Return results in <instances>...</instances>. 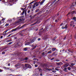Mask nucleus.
Masks as SVG:
<instances>
[{
	"label": "nucleus",
	"mask_w": 76,
	"mask_h": 76,
	"mask_svg": "<svg viewBox=\"0 0 76 76\" xmlns=\"http://www.w3.org/2000/svg\"><path fill=\"white\" fill-rule=\"evenodd\" d=\"M25 25H23L20 27V26H18V27L10 31L11 32H15V31H18L19 29H22L23 28H24L25 27Z\"/></svg>",
	"instance_id": "obj_1"
},
{
	"label": "nucleus",
	"mask_w": 76,
	"mask_h": 76,
	"mask_svg": "<svg viewBox=\"0 0 76 76\" xmlns=\"http://www.w3.org/2000/svg\"><path fill=\"white\" fill-rule=\"evenodd\" d=\"M15 67H16V68L18 69V68H20V67H23V65H21V64L18 63L15 64Z\"/></svg>",
	"instance_id": "obj_2"
},
{
	"label": "nucleus",
	"mask_w": 76,
	"mask_h": 76,
	"mask_svg": "<svg viewBox=\"0 0 76 76\" xmlns=\"http://www.w3.org/2000/svg\"><path fill=\"white\" fill-rule=\"evenodd\" d=\"M52 55L54 56H57V52H55L53 53Z\"/></svg>",
	"instance_id": "obj_3"
},
{
	"label": "nucleus",
	"mask_w": 76,
	"mask_h": 76,
	"mask_svg": "<svg viewBox=\"0 0 76 76\" xmlns=\"http://www.w3.org/2000/svg\"><path fill=\"white\" fill-rule=\"evenodd\" d=\"M62 18V16L60 15L57 18L58 20H60Z\"/></svg>",
	"instance_id": "obj_4"
},
{
	"label": "nucleus",
	"mask_w": 76,
	"mask_h": 76,
	"mask_svg": "<svg viewBox=\"0 0 76 76\" xmlns=\"http://www.w3.org/2000/svg\"><path fill=\"white\" fill-rule=\"evenodd\" d=\"M45 0H42L41 2H40V3L39 4H40L41 6L42 5V4H43V3H44V2L45 1Z\"/></svg>",
	"instance_id": "obj_5"
},
{
	"label": "nucleus",
	"mask_w": 76,
	"mask_h": 76,
	"mask_svg": "<svg viewBox=\"0 0 76 76\" xmlns=\"http://www.w3.org/2000/svg\"><path fill=\"white\" fill-rule=\"evenodd\" d=\"M44 39H48V35H46L44 37Z\"/></svg>",
	"instance_id": "obj_6"
},
{
	"label": "nucleus",
	"mask_w": 76,
	"mask_h": 76,
	"mask_svg": "<svg viewBox=\"0 0 76 76\" xmlns=\"http://www.w3.org/2000/svg\"><path fill=\"white\" fill-rule=\"evenodd\" d=\"M30 43H33V42H34L35 41V40H34V39H33L32 40V39H30Z\"/></svg>",
	"instance_id": "obj_7"
},
{
	"label": "nucleus",
	"mask_w": 76,
	"mask_h": 76,
	"mask_svg": "<svg viewBox=\"0 0 76 76\" xmlns=\"http://www.w3.org/2000/svg\"><path fill=\"white\" fill-rule=\"evenodd\" d=\"M56 50V48H53L52 49V51L53 52H54V51H55Z\"/></svg>",
	"instance_id": "obj_8"
},
{
	"label": "nucleus",
	"mask_w": 76,
	"mask_h": 76,
	"mask_svg": "<svg viewBox=\"0 0 76 76\" xmlns=\"http://www.w3.org/2000/svg\"><path fill=\"white\" fill-rule=\"evenodd\" d=\"M72 50H72L71 49H68V51H69V52L70 53H71L72 54V53H73V51Z\"/></svg>",
	"instance_id": "obj_9"
},
{
	"label": "nucleus",
	"mask_w": 76,
	"mask_h": 76,
	"mask_svg": "<svg viewBox=\"0 0 76 76\" xmlns=\"http://www.w3.org/2000/svg\"><path fill=\"white\" fill-rule=\"evenodd\" d=\"M19 22H22V21H24V19L22 18V19H19Z\"/></svg>",
	"instance_id": "obj_10"
},
{
	"label": "nucleus",
	"mask_w": 76,
	"mask_h": 76,
	"mask_svg": "<svg viewBox=\"0 0 76 76\" xmlns=\"http://www.w3.org/2000/svg\"><path fill=\"white\" fill-rule=\"evenodd\" d=\"M28 65H29V64H25V66L26 67H27V68H28Z\"/></svg>",
	"instance_id": "obj_11"
},
{
	"label": "nucleus",
	"mask_w": 76,
	"mask_h": 76,
	"mask_svg": "<svg viewBox=\"0 0 76 76\" xmlns=\"http://www.w3.org/2000/svg\"><path fill=\"white\" fill-rule=\"evenodd\" d=\"M23 51H25L28 50V48L26 47V48H23Z\"/></svg>",
	"instance_id": "obj_12"
},
{
	"label": "nucleus",
	"mask_w": 76,
	"mask_h": 76,
	"mask_svg": "<svg viewBox=\"0 0 76 76\" xmlns=\"http://www.w3.org/2000/svg\"><path fill=\"white\" fill-rule=\"evenodd\" d=\"M48 28H47V27H45V28L43 30L44 31H48Z\"/></svg>",
	"instance_id": "obj_13"
},
{
	"label": "nucleus",
	"mask_w": 76,
	"mask_h": 76,
	"mask_svg": "<svg viewBox=\"0 0 76 76\" xmlns=\"http://www.w3.org/2000/svg\"><path fill=\"white\" fill-rule=\"evenodd\" d=\"M36 6L35 5V4L34 3V4L33 5V9H35V8L36 7Z\"/></svg>",
	"instance_id": "obj_14"
},
{
	"label": "nucleus",
	"mask_w": 76,
	"mask_h": 76,
	"mask_svg": "<svg viewBox=\"0 0 76 76\" xmlns=\"http://www.w3.org/2000/svg\"><path fill=\"white\" fill-rule=\"evenodd\" d=\"M39 70L40 73H42V69H41V68H39Z\"/></svg>",
	"instance_id": "obj_15"
},
{
	"label": "nucleus",
	"mask_w": 76,
	"mask_h": 76,
	"mask_svg": "<svg viewBox=\"0 0 76 76\" xmlns=\"http://www.w3.org/2000/svg\"><path fill=\"white\" fill-rule=\"evenodd\" d=\"M25 16L26 17V18H28V17H29V15H26V12H25Z\"/></svg>",
	"instance_id": "obj_16"
},
{
	"label": "nucleus",
	"mask_w": 76,
	"mask_h": 76,
	"mask_svg": "<svg viewBox=\"0 0 76 76\" xmlns=\"http://www.w3.org/2000/svg\"><path fill=\"white\" fill-rule=\"evenodd\" d=\"M45 69L46 70H48V71H50L51 70V69L50 68H45Z\"/></svg>",
	"instance_id": "obj_17"
},
{
	"label": "nucleus",
	"mask_w": 76,
	"mask_h": 76,
	"mask_svg": "<svg viewBox=\"0 0 76 76\" xmlns=\"http://www.w3.org/2000/svg\"><path fill=\"white\" fill-rule=\"evenodd\" d=\"M32 68V66H31L30 65V64H28V68H29V69H31Z\"/></svg>",
	"instance_id": "obj_18"
},
{
	"label": "nucleus",
	"mask_w": 76,
	"mask_h": 76,
	"mask_svg": "<svg viewBox=\"0 0 76 76\" xmlns=\"http://www.w3.org/2000/svg\"><path fill=\"white\" fill-rule=\"evenodd\" d=\"M13 42V41L10 42H9V43H8L7 44V45H10L12 44V43Z\"/></svg>",
	"instance_id": "obj_19"
},
{
	"label": "nucleus",
	"mask_w": 76,
	"mask_h": 76,
	"mask_svg": "<svg viewBox=\"0 0 76 76\" xmlns=\"http://www.w3.org/2000/svg\"><path fill=\"white\" fill-rule=\"evenodd\" d=\"M15 46H16V47H19V46H20V45L19 44V43H17L16 44V45H15Z\"/></svg>",
	"instance_id": "obj_20"
},
{
	"label": "nucleus",
	"mask_w": 76,
	"mask_h": 76,
	"mask_svg": "<svg viewBox=\"0 0 76 76\" xmlns=\"http://www.w3.org/2000/svg\"><path fill=\"white\" fill-rule=\"evenodd\" d=\"M51 53H52V51H51V50H50V51H48L47 54H51Z\"/></svg>",
	"instance_id": "obj_21"
},
{
	"label": "nucleus",
	"mask_w": 76,
	"mask_h": 76,
	"mask_svg": "<svg viewBox=\"0 0 76 76\" xmlns=\"http://www.w3.org/2000/svg\"><path fill=\"white\" fill-rule=\"evenodd\" d=\"M43 66H45V67H47V64H43Z\"/></svg>",
	"instance_id": "obj_22"
},
{
	"label": "nucleus",
	"mask_w": 76,
	"mask_h": 76,
	"mask_svg": "<svg viewBox=\"0 0 76 76\" xmlns=\"http://www.w3.org/2000/svg\"><path fill=\"white\" fill-rule=\"evenodd\" d=\"M30 44V42H27L25 44V45H29Z\"/></svg>",
	"instance_id": "obj_23"
},
{
	"label": "nucleus",
	"mask_w": 76,
	"mask_h": 76,
	"mask_svg": "<svg viewBox=\"0 0 76 76\" xmlns=\"http://www.w3.org/2000/svg\"><path fill=\"white\" fill-rule=\"evenodd\" d=\"M12 34H13V33L9 34L8 36H7L6 37V38H8V37H10V36H11V35H12Z\"/></svg>",
	"instance_id": "obj_24"
},
{
	"label": "nucleus",
	"mask_w": 76,
	"mask_h": 76,
	"mask_svg": "<svg viewBox=\"0 0 76 76\" xmlns=\"http://www.w3.org/2000/svg\"><path fill=\"white\" fill-rule=\"evenodd\" d=\"M57 38L56 36L53 39V41H55V40Z\"/></svg>",
	"instance_id": "obj_25"
},
{
	"label": "nucleus",
	"mask_w": 76,
	"mask_h": 76,
	"mask_svg": "<svg viewBox=\"0 0 76 76\" xmlns=\"http://www.w3.org/2000/svg\"><path fill=\"white\" fill-rule=\"evenodd\" d=\"M69 65H68L67 64H65L64 65V67H68Z\"/></svg>",
	"instance_id": "obj_26"
},
{
	"label": "nucleus",
	"mask_w": 76,
	"mask_h": 76,
	"mask_svg": "<svg viewBox=\"0 0 76 76\" xmlns=\"http://www.w3.org/2000/svg\"><path fill=\"white\" fill-rule=\"evenodd\" d=\"M56 70H57V71H58L60 70V69H58V67H56L55 68Z\"/></svg>",
	"instance_id": "obj_27"
},
{
	"label": "nucleus",
	"mask_w": 76,
	"mask_h": 76,
	"mask_svg": "<svg viewBox=\"0 0 76 76\" xmlns=\"http://www.w3.org/2000/svg\"><path fill=\"white\" fill-rule=\"evenodd\" d=\"M74 6H75V5H74V4H72L70 6V7H71L70 8H72V7H73Z\"/></svg>",
	"instance_id": "obj_28"
},
{
	"label": "nucleus",
	"mask_w": 76,
	"mask_h": 76,
	"mask_svg": "<svg viewBox=\"0 0 76 76\" xmlns=\"http://www.w3.org/2000/svg\"><path fill=\"white\" fill-rule=\"evenodd\" d=\"M8 25H9V23H6L5 25V26H6V27L7 26H8Z\"/></svg>",
	"instance_id": "obj_29"
},
{
	"label": "nucleus",
	"mask_w": 76,
	"mask_h": 76,
	"mask_svg": "<svg viewBox=\"0 0 76 76\" xmlns=\"http://www.w3.org/2000/svg\"><path fill=\"white\" fill-rule=\"evenodd\" d=\"M64 29H67V25L66 24L65 26L64 27Z\"/></svg>",
	"instance_id": "obj_30"
},
{
	"label": "nucleus",
	"mask_w": 76,
	"mask_h": 76,
	"mask_svg": "<svg viewBox=\"0 0 76 76\" xmlns=\"http://www.w3.org/2000/svg\"><path fill=\"white\" fill-rule=\"evenodd\" d=\"M34 4H40V1L38 2H36L35 3H34Z\"/></svg>",
	"instance_id": "obj_31"
},
{
	"label": "nucleus",
	"mask_w": 76,
	"mask_h": 76,
	"mask_svg": "<svg viewBox=\"0 0 76 76\" xmlns=\"http://www.w3.org/2000/svg\"><path fill=\"white\" fill-rule=\"evenodd\" d=\"M57 65H58V66H60V62H58L56 64Z\"/></svg>",
	"instance_id": "obj_32"
},
{
	"label": "nucleus",
	"mask_w": 76,
	"mask_h": 76,
	"mask_svg": "<svg viewBox=\"0 0 76 76\" xmlns=\"http://www.w3.org/2000/svg\"><path fill=\"white\" fill-rule=\"evenodd\" d=\"M41 11H40L39 12L37 13V15H40L41 14Z\"/></svg>",
	"instance_id": "obj_33"
},
{
	"label": "nucleus",
	"mask_w": 76,
	"mask_h": 76,
	"mask_svg": "<svg viewBox=\"0 0 76 76\" xmlns=\"http://www.w3.org/2000/svg\"><path fill=\"white\" fill-rule=\"evenodd\" d=\"M59 63H60V66H61V65H63V63L61 62H60Z\"/></svg>",
	"instance_id": "obj_34"
},
{
	"label": "nucleus",
	"mask_w": 76,
	"mask_h": 76,
	"mask_svg": "<svg viewBox=\"0 0 76 76\" xmlns=\"http://www.w3.org/2000/svg\"><path fill=\"white\" fill-rule=\"evenodd\" d=\"M7 42H10L11 41V40H8L6 41Z\"/></svg>",
	"instance_id": "obj_35"
},
{
	"label": "nucleus",
	"mask_w": 76,
	"mask_h": 76,
	"mask_svg": "<svg viewBox=\"0 0 76 76\" xmlns=\"http://www.w3.org/2000/svg\"><path fill=\"white\" fill-rule=\"evenodd\" d=\"M57 0H54V1H53L51 3L52 4H53V3H54L55 2V1H56Z\"/></svg>",
	"instance_id": "obj_36"
},
{
	"label": "nucleus",
	"mask_w": 76,
	"mask_h": 76,
	"mask_svg": "<svg viewBox=\"0 0 76 76\" xmlns=\"http://www.w3.org/2000/svg\"><path fill=\"white\" fill-rule=\"evenodd\" d=\"M39 9H37V10H36L35 12H38V11H39Z\"/></svg>",
	"instance_id": "obj_37"
},
{
	"label": "nucleus",
	"mask_w": 76,
	"mask_h": 76,
	"mask_svg": "<svg viewBox=\"0 0 76 76\" xmlns=\"http://www.w3.org/2000/svg\"><path fill=\"white\" fill-rule=\"evenodd\" d=\"M24 13H25V11H23L22 12V13H21V15H23V14H24Z\"/></svg>",
	"instance_id": "obj_38"
},
{
	"label": "nucleus",
	"mask_w": 76,
	"mask_h": 76,
	"mask_svg": "<svg viewBox=\"0 0 76 76\" xmlns=\"http://www.w3.org/2000/svg\"><path fill=\"white\" fill-rule=\"evenodd\" d=\"M64 71L65 72H66V70H67V68H65L64 69Z\"/></svg>",
	"instance_id": "obj_39"
},
{
	"label": "nucleus",
	"mask_w": 76,
	"mask_h": 76,
	"mask_svg": "<svg viewBox=\"0 0 76 76\" xmlns=\"http://www.w3.org/2000/svg\"><path fill=\"white\" fill-rule=\"evenodd\" d=\"M2 35H4V36H5L6 35V33H5L2 34Z\"/></svg>",
	"instance_id": "obj_40"
},
{
	"label": "nucleus",
	"mask_w": 76,
	"mask_h": 76,
	"mask_svg": "<svg viewBox=\"0 0 76 76\" xmlns=\"http://www.w3.org/2000/svg\"><path fill=\"white\" fill-rule=\"evenodd\" d=\"M68 70H71V68L70 67H68Z\"/></svg>",
	"instance_id": "obj_41"
},
{
	"label": "nucleus",
	"mask_w": 76,
	"mask_h": 76,
	"mask_svg": "<svg viewBox=\"0 0 76 76\" xmlns=\"http://www.w3.org/2000/svg\"><path fill=\"white\" fill-rule=\"evenodd\" d=\"M75 64H73V63H71V66H74V65H75Z\"/></svg>",
	"instance_id": "obj_42"
},
{
	"label": "nucleus",
	"mask_w": 76,
	"mask_h": 76,
	"mask_svg": "<svg viewBox=\"0 0 76 76\" xmlns=\"http://www.w3.org/2000/svg\"><path fill=\"white\" fill-rule=\"evenodd\" d=\"M28 59V57H26L25 58L24 60H27Z\"/></svg>",
	"instance_id": "obj_43"
},
{
	"label": "nucleus",
	"mask_w": 76,
	"mask_h": 76,
	"mask_svg": "<svg viewBox=\"0 0 76 76\" xmlns=\"http://www.w3.org/2000/svg\"><path fill=\"white\" fill-rule=\"evenodd\" d=\"M39 4H35V5L37 7H38V5H39Z\"/></svg>",
	"instance_id": "obj_44"
},
{
	"label": "nucleus",
	"mask_w": 76,
	"mask_h": 76,
	"mask_svg": "<svg viewBox=\"0 0 76 76\" xmlns=\"http://www.w3.org/2000/svg\"><path fill=\"white\" fill-rule=\"evenodd\" d=\"M37 47V46H34L33 48V49H35V48Z\"/></svg>",
	"instance_id": "obj_45"
},
{
	"label": "nucleus",
	"mask_w": 76,
	"mask_h": 76,
	"mask_svg": "<svg viewBox=\"0 0 76 76\" xmlns=\"http://www.w3.org/2000/svg\"><path fill=\"white\" fill-rule=\"evenodd\" d=\"M56 16H59V13H58L56 14Z\"/></svg>",
	"instance_id": "obj_46"
},
{
	"label": "nucleus",
	"mask_w": 76,
	"mask_h": 76,
	"mask_svg": "<svg viewBox=\"0 0 76 76\" xmlns=\"http://www.w3.org/2000/svg\"><path fill=\"white\" fill-rule=\"evenodd\" d=\"M56 61L58 62V61H60V60L59 59H57L56 60Z\"/></svg>",
	"instance_id": "obj_47"
},
{
	"label": "nucleus",
	"mask_w": 76,
	"mask_h": 76,
	"mask_svg": "<svg viewBox=\"0 0 76 76\" xmlns=\"http://www.w3.org/2000/svg\"><path fill=\"white\" fill-rule=\"evenodd\" d=\"M58 21H59V20H57H57H55V22H58Z\"/></svg>",
	"instance_id": "obj_48"
},
{
	"label": "nucleus",
	"mask_w": 76,
	"mask_h": 76,
	"mask_svg": "<svg viewBox=\"0 0 76 76\" xmlns=\"http://www.w3.org/2000/svg\"><path fill=\"white\" fill-rule=\"evenodd\" d=\"M72 13L73 14H74V13H75V11H73L72 12Z\"/></svg>",
	"instance_id": "obj_49"
},
{
	"label": "nucleus",
	"mask_w": 76,
	"mask_h": 76,
	"mask_svg": "<svg viewBox=\"0 0 76 76\" xmlns=\"http://www.w3.org/2000/svg\"><path fill=\"white\" fill-rule=\"evenodd\" d=\"M2 54H5V52H2Z\"/></svg>",
	"instance_id": "obj_50"
},
{
	"label": "nucleus",
	"mask_w": 76,
	"mask_h": 76,
	"mask_svg": "<svg viewBox=\"0 0 76 76\" xmlns=\"http://www.w3.org/2000/svg\"><path fill=\"white\" fill-rule=\"evenodd\" d=\"M76 17H74L73 18V20H75Z\"/></svg>",
	"instance_id": "obj_51"
},
{
	"label": "nucleus",
	"mask_w": 76,
	"mask_h": 76,
	"mask_svg": "<svg viewBox=\"0 0 76 76\" xmlns=\"http://www.w3.org/2000/svg\"><path fill=\"white\" fill-rule=\"evenodd\" d=\"M30 12H31V11H30V10H28L27 12L28 13H30Z\"/></svg>",
	"instance_id": "obj_52"
},
{
	"label": "nucleus",
	"mask_w": 76,
	"mask_h": 76,
	"mask_svg": "<svg viewBox=\"0 0 76 76\" xmlns=\"http://www.w3.org/2000/svg\"><path fill=\"white\" fill-rule=\"evenodd\" d=\"M4 69H9L8 68H7L6 67H4Z\"/></svg>",
	"instance_id": "obj_53"
},
{
	"label": "nucleus",
	"mask_w": 76,
	"mask_h": 76,
	"mask_svg": "<svg viewBox=\"0 0 76 76\" xmlns=\"http://www.w3.org/2000/svg\"><path fill=\"white\" fill-rule=\"evenodd\" d=\"M38 41H40L41 40V38H39L37 39Z\"/></svg>",
	"instance_id": "obj_54"
},
{
	"label": "nucleus",
	"mask_w": 76,
	"mask_h": 76,
	"mask_svg": "<svg viewBox=\"0 0 76 76\" xmlns=\"http://www.w3.org/2000/svg\"><path fill=\"white\" fill-rule=\"evenodd\" d=\"M8 31H9V30H7L5 31V33H6Z\"/></svg>",
	"instance_id": "obj_55"
},
{
	"label": "nucleus",
	"mask_w": 76,
	"mask_h": 76,
	"mask_svg": "<svg viewBox=\"0 0 76 76\" xmlns=\"http://www.w3.org/2000/svg\"><path fill=\"white\" fill-rule=\"evenodd\" d=\"M3 36H0V39H2L3 38Z\"/></svg>",
	"instance_id": "obj_56"
},
{
	"label": "nucleus",
	"mask_w": 76,
	"mask_h": 76,
	"mask_svg": "<svg viewBox=\"0 0 76 76\" xmlns=\"http://www.w3.org/2000/svg\"><path fill=\"white\" fill-rule=\"evenodd\" d=\"M12 0V1H14V2H16V0Z\"/></svg>",
	"instance_id": "obj_57"
},
{
	"label": "nucleus",
	"mask_w": 76,
	"mask_h": 76,
	"mask_svg": "<svg viewBox=\"0 0 76 76\" xmlns=\"http://www.w3.org/2000/svg\"><path fill=\"white\" fill-rule=\"evenodd\" d=\"M63 23H61L60 25V26H62V25H63Z\"/></svg>",
	"instance_id": "obj_58"
},
{
	"label": "nucleus",
	"mask_w": 76,
	"mask_h": 76,
	"mask_svg": "<svg viewBox=\"0 0 76 76\" xmlns=\"http://www.w3.org/2000/svg\"><path fill=\"white\" fill-rule=\"evenodd\" d=\"M35 67H38V65L37 64H36L35 65Z\"/></svg>",
	"instance_id": "obj_59"
},
{
	"label": "nucleus",
	"mask_w": 76,
	"mask_h": 76,
	"mask_svg": "<svg viewBox=\"0 0 76 76\" xmlns=\"http://www.w3.org/2000/svg\"><path fill=\"white\" fill-rule=\"evenodd\" d=\"M44 53H44V52H43L42 53V56H44Z\"/></svg>",
	"instance_id": "obj_60"
},
{
	"label": "nucleus",
	"mask_w": 76,
	"mask_h": 76,
	"mask_svg": "<svg viewBox=\"0 0 76 76\" xmlns=\"http://www.w3.org/2000/svg\"><path fill=\"white\" fill-rule=\"evenodd\" d=\"M37 1V0H35L34 1H33V2L34 3L36 2Z\"/></svg>",
	"instance_id": "obj_61"
},
{
	"label": "nucleus",
	"mask_w": 76,
	"mask_h": 76,
	"mask_svg": "<svg viewBox=\"0 0 76 76\" xmlns=\"http://www.w3.org/2000/svg\"><path fill=\"white\" fill-rule=\"evenodd\" d=\"M54 58H52V59H50V60L51 61H52V60H54Z\"/></svg>",
	"instance_id": "obj_62"
},
{
	"label": "nucleus",
	"mask_w": 76,
	"mask_h": 76,
	"mask_svg": "<svg viewBox=\"0 0 76 76\" xmlns=\"http://www.w3.org/2000/svg\"><path fill=\"white\" fill-rule=\"evenodd\" d=\"M14 39H17V37H14Z\"/></svg>",
	"instance_id": "obj_63"
},
{
	"label": "nucleus",
	"mask_w": 76,
	"mask_h": 76,
	"mask_svg": "<svg viewBox=\"0 0 76 76\" xmlns=\"http://www.w3.org/2000/svg\"><path fill=\"white\" fill-rule=\"evenodd\" d=\"M32 15H31L29 17H30V18H32Z\"/></svg>",
	"instance_id": "obj_64"
}]
</instances>
